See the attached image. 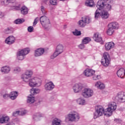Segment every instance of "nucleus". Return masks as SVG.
<instances>
[{"instance_id":"412c9836","label":"nucleus","mask_w":125,"mask_h":125,"mask_svg":"<svg viewBox=\"0 0 125 125\" xmlns=\"http://www.w3.org/2000/svg\"><path fill=\"white\" fill-rule=\"evenodd\" d=\"M117 75L118 77L121 79H124L125 76V70L124 68H120L117 71Z\"/></svg>"},{"instance_id":"4d7b16f0","label":"nucleus","mask_w":125,"mask_h":125,"mask_svg":"<svg viewBox=\"0 0 125 125\" xmlns=\"http://www.w3.org/2000/svg\"><path fill=\"white\" fill-rule=\"evenodd\" d=\"M101 18L103 20H105V19H108V16H101Z\"/></svg>"},{"instance_id":"dca6fc26","label":"nucleus","mask_w":125,"mask_h":125,"mask_svg":"<svg viewBox=\"0 0 125 125\" xmlns=\"http://www.w3.org/2000/svg\"><path fill=\"white\" fill-rule=\"evenodd\" d=\"M76 102L77 104L80 106H85L87 104L85 99L83 97L78 98L76 100Z\"/></svg>"},{"instance_id":"72a5a7b5","label":"nucleus","mask_w":125,"mask_h":125,"mask_svg":"<svg viewBox=\"0 0 125 125\" xmlns=\"http://www.w3.org/2000/svg\"><path fill=\"white\" fill-rule=\"evenodd\" d=\"M78 24L79 27H81V28H83L84 27H85V26H86V24L82 19L78 21Z\"/></svg>"},{"instance_id":"393cba45","label":"nucleus","mask_w":125,"mask_h":125,"mask_svg":"<svg viewBox=\"0 0 125 125\" xmlns=\"http://www.w3.org/2000/svg\"><path fill=\"white\" fill-rule=\"evenodd\" d=\"M108 26H109V27L112 28V29H114V30H118L119 29V28H120V25H119V23L117 22H112L111 23H110L108 24Z\"/></svg>"},{"instance_id":"6e6552de","label":"nucleus","mask_w":125,"mask_h":125,"mask_svg":"<svg viewBox=\"0 0 125 125\" xmlns=\"http://www.w3.org/2000/svg\"><path fill=\"white\" fill-rule=\"evenodd\" d=\"M95 110L96 112L94 116L95 119L98 118V117H101V116H103V115L105 116L106 111H105L104 107L100 105H97L95 107Z\"/></svg>"},{"instance_id":"864d4df0","label":"nucleus","mask_w":125,"mask_h":125,"mask_svg":"<svg viewBox=\"0 0 125 125\" xmlns=\"http://www.w3.org/2000/svg\"><path fill=\"white\" fill-rule=\"evenodd\" d=\"M6 125H15V123L14 122L11 121L10 122H8Z\"/></svg>"},{"instance_id":"cd10ccee","label":"nucleus","mask_w":125,"mask_h":125,"mask_svg":"<svg viewBox=\"0 0 125 125\" xmlns=\"http://www.w3.org/2000/svg\"><path fill=\"white\" fill-rule=\"evenodd\" d=\"M30 92L32 95H35V94H38L41 92V89L39 88H31Z\"/></svg>"},{"instance_id":"4c0bfd02","label":"nucleus","mask_w":125,"mask_h":125,"mask_svg":"<svg viewBox=\"0 0 125 125\" xmlns=\"http://www.w3.org/2000/svg\"><path fill=\"white\" fill-rule=\"evenodd\" d=\"M59 54H60V53L57 52V51L56 50L55 52L51 56V58L52 59H54V58L57 57V56H58Z\"/></svg>"},{"instance_id":"aec40b11","label":"nucleus","mask_w":125,"mask_h":125,"mask_svg":"<svg viewBox=\"0 0 125 125\" xmlns=\"http://www.w3.org/2000/svg\"><path fill=\"white\" fill-rule=\"evenodd\" d=\"M105 49L107 51L110 50V49H112V48H114L115 46V43L113 42H109L105 43Z\"/></svg>"},{"instance_id":"a211bd4d","label":"nucleus","mask_w":125,"mask_h":125,"mask_svg":"<svg viewBox=\"0 0 125 125\" xmlns=\"http://www.w3.org/2000/svg\"><path fill=\"white\" fill-rule=\"evenodd\" d=\"M83 74L85 77H92L94 75V70L90 68H87L84 71Z\"/></svg>"},{"instance_id":"09e8293b","label":"nucleus","mask_w":125,"mask_h":125,"mask_svg":"<svg viewBox=\"0 0 125 125\" xmlns=\"http://www.w3.org/2000/svg\"><path fill=\"white\" fill-rule=\"evenodd\" d=\"M8 97H10V94L5 93L3 95V98H4V99H7Z\"/></svg>"},{"instance_id":"79ce46f5","label":"nucleus","mask_w":125,"mask_h":125,"mask_svg":"<svg viewBox=\"0 0 125 125\" xmlns=\"http://www.w3.org/2000/svg\"><path fill=\"white\" fill-rule=\"evenodd\" d=\"M32 119L34 121H40L41 119H39L38 113H36L32 116Z\"/></svg>"},{"instance_id":"c03bdc74","label":"nucleus","mask_w":125,"mask_h":125,"mask_svg":"<svg viewBox=\"0 0 125 125\" xmlns=\"http://www.w3.org/2000/svg\"><path fill=\"white\" fill-rule=\"evenodd\" d=\"M50 3L52 5H57V0H50Z\"/></svg>"},{"instance_id":"37998d69","label":"nucleus","mask_w":125,"mask_h":125,"mask_svg":"<svg viewBox=\"0 0 125 125\" xmlns=\"http://www.w3.org/2000/svg\"><path fill=\"white\" fill-rule=\"evenodd\" d=\"M14 71L15 73H20L21 72V68L19 66H17L14 68Z\"/></svg>"},{"instance_id":"de8ad7c7","label":"nucleus","mask_w":125,"mask_h":125,"mask_svg":"<svg viewBox=\"0 0 125 125\" xmlns=\"http://www.w3.org/2000/svg\"><path fill=\"white\" fill-rule=\"evenodd\" d=\"M39 20H40V19L37 17L36 18L35 20H34V21L33 22V26H36V25H37V24H38V22H39Z\"/></svg>"},{"instance_id":"a19ab883","label":"nucleus","mask_w":125,"mask_h":125,"mask_svg":"<svg viewBox=\"0 0 125 125\" xmlns=\"http://www.w3.org/2000/svg\"><path fill=\"white\" fill-rule=\"evenodd\" d=\"M73 35L74 36H81L82 35V33H81V31L76 29L75 31H73Z\"/></svg>"},{"instance_id":"5fc2aeb1","label":"nucleus","mask_w":125,"mask_h":125,"mask_svg":"<svg viewBox=\"0 0 125 125\" xmlns=\"http://www.w3.org/2000/svg\"><path fill=\"white\" fill-rule=\"evenodd\" d=\"M9 4V3H16V0H8Z\"/></svg>"},{"instance_id":"3c124183","label":"nucleus","mask_w":125,"mask_h":125,"mask_svg":"<svg viewBox=\"0 0 125 125\" xmlns=\"http://www.w3.org/2000/svg\"><path fill=\"white\" fill-rule=\"evenodd\" d=\"M41 11L43 14H45V13H46L45 12V9H44V7H43V6H41Z\"/></svg>"},{"instance_id":"7ed1b4c3","label":"nucleus","mask_w":125,"mask_h":125,"mask_svg":"<svg viewBox=\"0 0 125 125\" xmlns=\"http://www.w3.org/2000/svg\"><path fill=\"white\" fill-rule=\"evenodd\" d=\"M81 119V115L76 111H72L65 116L64 122L65 123H77Z\"/></svg>"},{"instance_id":"49530a36","label":"nucleus","mask_w":125,"mask_h":125,"mask_svg":"<svg viewBox=\"0 0 125 125\" xmlns=\"http://www.w3.org/2000/svg\"><path fill=\"white\" fill-rule=\"evenodd\" d=\"M27 30L29 33H33L34 31V27L33 26H29L27 28Z\"/></svg>"},{"instance_id":"7c9ffc66","label":"nucleus","mask_w":125,"mask_h":125,"mask_svg":"<svg viewBox=\"0 0 125 125\" xmlns=\"http://www.w3.org/2000/svg\"><path fill=\"white\" fill-rule=\"evenodd\" d=\"M85 4L86 6L93 7V5H94V1H93V0H87L85 2Z\"/></svg>"},{"instance_id":"c85d7f7f","label":"nucleus","mask_w":125,"mask_h":125,"mask_svg":"<svg viewBox=\"0 0 125 125\" xmlns=\"http://www.w3.org/2000/svg\"><path fill=\"white\" fill-rule=\"evenodd\" d=\"M17 96H18V92L17 91L11 92L10 93V98L12 100H15L16 98H17Z\"/></svg>"},{"instance_id":"58836bf2","label":"nucleus","mask_w":125,"mask_h":125,"mask_svg":"<svg viewBox=\"0 0 125 125\" xmlns=\"http://www.w3.org/2000/svg\"><path fill=\"white\" fill-rule=\"evenodd\" d=\"M27 110L24 109H22L20 110V115L21 116H24V115H26L27 114Z\"/></svg>"},{"instance_id":"a878e982","label":"nucleus","mask_w":125,"mask_h":125,"mask_svg":"<svg viewBox=\"0 0 125 125\" xmlns=\"http://www.w3.org/2000/svg\"><path fill=\"white\" fill-rule=\"evenodd\" d=\"M56 50L57 52H59L60 54L64 51V46L62 44H58L57 46Z\"/></svg>"},{"instance_id":"9b49d317","label":"nucleus","mask_w":125,"mask_h":125,"mask_svg":"<svg viewBox=\"0 0 125 125\" xmlns=\"http://www.w3.org/2000/svg\"><path fill=\"white\" fill-rule=\"evenodd\" d=\"M55 87V85L52 81L46 83L44 85V88L46 91H51L54 89Z\"/></svg>"},{"instance_id":"c756f323","label":"nucleus","mask_w":125,"mask_h":125,"mask_svg":"<svg viewBox=\"0 0 125 125\" xmlns=\"http://www.w3.org/2000/svg\"><path fill=\"white\" fill-rule=\"evenodd\" d=\"M82 19L86 25L87 24H89V23L91 22V19L88 16H83L82 18Z\"/></svg>"},{"instance_id":"a18cd8bd","label":"nucleus","mask_w":125,"mask_h":125,"mask_svg":"<svg viewBox=\"0 0 125 125\" xmlns=\"http://www.w3.org/2000/svg\"><path fill=\"white\" fill-rule=\"evenodd\" d=\"M19 115H20V110L15 111V112H13L12 114V116L13 117H17L18 116H19Z\"/></svg>"},{"instance_id":"603ef678","label":"nucleus","mask_w":125,"mask_h":125,"mask_svg":"<svg viewBox=\"0 0 125 125\" xmlns=\"http://www.w3.org/2000/svg\"><path fill=\"white\" fill-rule=\"evenodd\" d=\"M79 47L80 49H83V48L85 47L84 44L83 43L80 44L79 45Z\"/></svg>"},{"instance_id":"8fccbe9b","label":"nucleus","mask_w":125,"mask_h":125,"mask_svg":"<svg viewBox=\"0 0 125 125\" xmlns=\"http://www.w3.org/2000/svg\"><path fill=\"white\" fill-rule=\"evenodd\" d=\"M37 115H38V118L39 120H41V118H43V117H44V114L43 113H37Z\"/></svg>"},{"instance_id":"20e7f679","label":"nucleus","mask_w":125,"mask_h":125,"mask_svg":"<svg viewBox=\"0 0 125 125\" xmlns=\"http://www.w3.org/2000/svg\"><path fill=\"white\" fill-rule=\"evenodd\" d=\"M30 49L29 48H25L18 51L17 54V59L18 60H24L26 58V55L30 53Z\"/></svg>"},{"instance_id":"f3484780","label":"nucleus","mask_w":125,"mask_h":125,"mask_svg":"<svg viewBox=\"0 0 125 125\" xmlns=\"http://www.w3.org/2000/svg\"><path fill=\"white\" fill-rule=\"evenodd\" d=\"M0 71L2 74H9L11 71V67L9 65H4L0 68Z\"/></svg>"},{"instance_id":"b1692460","label":"nucleus","mask_w":125,"mask_h":125,"mask_svg":"<svg viewBox=\"0 0 125 125\" xmlns=\"http://www.w3.org/2000/svg\"><path fill=\"white\" fill-rule=\"evenodd\" d=\"M62 123V120L59 118H54L52 121L51 125H61Z\"/></svg>"},{"instance_id":"c9c22d12","label":"nucleus","mask_w":125,"mask_h":125,"mask_svg":"<svg viewBox=\"0 0 125 125\" xmlns=\"http://www.w3.org/2000/svg\"><path fill=\"white\" fill-rule=\"evenodd\" d=\"M3 32L4 34H6L7 35L10 34L12 32V27H9L5 28Z\"/></svg>"},{"instance_id":"bf43d9fd","label":"nucleus","mask_w":125,"mask_h":125,"mask_svg":"<svg viewBox=\"0 0 125 125\" xmlns=\"http://www.w3.org/2000/svg\"><path fill=\"white\" fill-rule=\"evenodd\" d=\"M3 15V13L0 12V16Z\"/></svg>"},{"instance_id":"6ab92c4d","label":"nucleus","mask_w":125,"mask_h":125,"mask_svg":"<svg viewBox=\"0 0 125 125\" xmlns=\"http://www.w3.org/2000/svg\"><path fill=\"white\" fill-rule=\"evenodd\" d=\"M26 102L28 104H34L36 102V98L33 95H29L27 97Z\"/></svg>"},{"instance_id":"423d86ee","label":"nucleus","mask_w":125,"mask_h":125,"mask_svg":"<svg viewBox=\"0 0 125 125\" xmlns=\"http://www.w3.org/2000/svg\"><path fill=\"white\" fill-rule=\"evenodd\" d=\"M40 20L42 27L45 29H48L51 27L50 21L46 16H42L40 17Z\"/></svg>"},{"instance_id":"680f3d73","label":"nucleus","mask_w":125,"mask_h":125,"mask_svg":"<svg viewBox=\"0 0 125 125\" xmlns=\"http://www.w3.org/2000/svg\"><path fill=\"white\" fill-rule=\"evenodd\" d=\"M97 17H98L95 16V18H97Z\"/></svg>"},{"instance_id":"1a4fd4ad","label":"nucleus","mask_w":125,"mask_h":125,"mask_svg":"<svg viewBox=\"0 0 125 125\" xmlns=\"http://www.w3.org/2000/svg\"><path fill=\"white\" fill-rule=\"evenodd\" d=\"M101 63L104 67L109 66V64H110V55L108 53H104Z\"/></svg>"},{"instance_id":"f8f14e48","label":"nucleus","mask_w":125,"mask_h":125,"mask_svg":"<svg viewBox=\"0 0 125 125\" xmlns=\"http://www.w3.org/2000/svg\"><path fill=\"white\" fill-rule=\"evenodd\" d=\"M114 99L119 102H125V92H119L115 97Z\"/></svg>"},{"instance_id":"f257e3e1","label":"nucleus","mask_w":125,"mask_h":125,"mask_svg":"<svg viewBox=\"0 0 125 125\" xmlns=\"http://www.w3.org/2000/svg\"><path fill=\"white\" fill-rule=\"evenodd\" d=\"M32 69H26L24 73L21 75V79L23 83H28L30 87H40L42 84V80L39 75H34Z\"/></svg>"},{"instance_id":"e433bc0d","label":"nucleus","mask_w":125,"mask_h":125,"mask_svg":"<svg viewBox=\"0 0 125 125\" xmlns=\"http://www.w3.org/2000/svg\"><path fill=\"white\" fill-rule=\"evenodd\" d=\"M23 22H25V20L24 19H17L15 21L14 23L15 24H22V23H23Z\"/></svg>"},{"instance_id":"2eb2a0df","label":"nucleus","mask_w":125,"mask_h":125,"mask_svg":"<svg viewBox=\"0 0 125 125\" xmlns=\"http://www.w3.org/2000/svg\"><path fill=\"white\" fill-rule=\"evenodd\" d=\"M10 121L9 116L5 115H0V124H7Z\"/></svg>"},{"instance_id":"4be33fe9","label":"nucleus","mask_w":125,"mask_h":125,"mask_svg":"<svg viewBox=\"0 0 125 125\" xmlns=\"http://www.w3.org/2000/svg\"><path fill=\"white\" fill-rule=\"evenodd\" d=\"M95 85L98 89L101 90L104 89L105 87V84L100 81L96 82Z\"/></svg>"},{"instance_id":"f03ea898","label":"nucleus","mask_w":125,"mask_h":125,"mask_svg":"<svg viewBox=\"0 0 125 125\" xmlns=\"http://www.w3.org/2000/svg\"><path fill=\"white\" fill-rule=\"evenodd\" d=\"M113 2V0H99L97 2L98 9L96 11L95 16H109V13L106 11L102 9L105 8L106 10H110L112 9L111 4Z\"/></svg>"},{"instance_id":"052dcab7","label":"nucleus","mask_w":125,"mask_h":125,"mask_svg":"<svg viewBox=\"0 0 125 125\" xmlns=\"http://www.w3.org/2000/svg\"><path fill=\"white\" fill-rule=\"evenodd\" d=\"M60 1H64L65 0H60Z\"/></svg>"},{"instance_id":"ea45409f","label":"nucleus","mask_w":125,"mask_h":125,"mask_svg":"<svg viewBox=\"0 0 125 125\" xmlns=\"http://www.w3.org/2000/svg\"><path fill=\"white\" fill-rule=\"evenodd\" d=\"M11 9V10H20V6H12Z\"/></svg>"},{"instance_id":"2f4dec72","label":"nucleus","mask_w":125,"mask_h":125,"mask_svg":"<svg viewBox=\"0 0 125 125\" xmlns=\"http://www.w3.org/2000/svg\"><path fill=\"white\" fill-rule=\"evenodd\" d=\"M114 33H115V29L108 25V29L106 31L107 35L108 36H112Z\"/></svg>"},{"instance_id":"9d476101","label":"nucleus","mask_w":125,"mask_h":125,"mask_svg":"<svg viewBox=\"0 0 125 125\" xmlns=\"http://www.w3.org/2000/svg\"><path fill=\"white\" fill-rule=\"evenodd\" d=\"M83 89V85L81 83H76L72 86V90L74 93H80Z\"/></svg>"},{"instance_id":"6e6d98bb","label":"nucleus","mask_w":125,"mask_h":125,"mask_svg":"<svg viewBox=\"0 0 125 125\" xmlns=\"http://www.w3.org/2000/svg\"><path fill=\"white\" fill-rule=\"evenodd\" d=\"M95 77L96 78L97 80H100V79H101V76L100 75H95Z\"/></svg>"},{"instance_id":"473e14b6","label":"nucleus","mask_w":125,"mask_h":125,"mask_svg":"<svg viewBox=\"0 0 125 125\" xmlns=\"http://www.w3.org/2000/svg\"><path fill=\"white\" fill-rule=\"evenodd\" d=\"M91 41V39L89 37H85L82 40V43L84 44H87Z\"/></svg>"},{"instance_id":"bb28decb","label":"nucleus","mask_w":125,"mask_h":125,"mask_svg":"<svg viewBox=\"0 0 125 125\" xmlns=\"http://www.w3.org/2000/svg\"><path fill=\"white\" fill-rule=\"evenodd\" d=\"M28 12L29 10L28 9V8L26 7V6H23L21 8V14H23V15H26V14H28Z\"/></svg>"},{"instance_id":"0eeeda50","label":"nucleus","mask_w":125,"mask_h":125,"mask_svg":"<svg viewBox=\"0 0 125 125\" xmlns=\"http://www.w3.org/2000/svg\"><path fill=\"white\" fill-rule=\"evenodd\" d=\"M84 98H90L93 95V90L89 88H84L81 93Z\"/></svg>"},{"instance_id":"13d9d810","label":"nucleus","mask_w":125,"mask_h":125,"mask_svg":"<svg viewBox=\"0 0 125 125\" xmlns=\"http://www.w3.org/2000/svg\"><path fill=\"white\" fill-rule=\"evenodd\" d=\"M48 1V0H42L43 2L44 3H46V2Z\"/></svg>"},{"instance_id":"39448f33","label":"nucleus","mask_w":125,"mask_h":125,"mask_svg":"<svg viewBox=\"0 0 125 125\" xmlns=\"http://www.w3.org/2000/svg\"><path fill=\"white\" fill-rule=\"evenodd\" d=\"M117 109V104L114 102L109 103L108 104V107L106 108V112L105 113V117H111L113 115V112L116 111Z\"/></svg>"},{"instance_id":"f704fd0d","label":"nucleus","mask_w":125,"mask_h":125,"mask_svg":"<svg viewBox=\"0 0 125 125\" xmlns=\"http://www.w3.org/2000/svg\"><path fill=\"white\" fill-rule=\"evenodd\" d=\"M0 4L3 6H7L9 4L8 0H0Z\"/></svg>"},{"instance_id":"4468645a","label":"nucleus","mask_w":125,"mask_h":125,"mask_svg":"<svg viewBox=\"0 0 125 125\" xmlns=\"http://www.w3.org/2000/svg\"><path fill=\"white\" fill-rule=\"evenodd\" d=\"M44 48H39L34 50V56L35 57H41L44 54L45 52Z\"/></svg>"},{"instance_id":"ddd939ff","label":"nucleus","mask_w":125,"mask_h":125,"mask_svg":"<svg viewBox=\"0 0 125 125\" xmlns=\"http://www.w3.org/2000/svg\"><path fill=\"white\" fill-rule=\"evenodd\" d=\"M16 41V38L15 37L12 35H10L5 39L4 42L6 44H8V45H11V44H13V43H14Z\"/></svg>"},{"instance_id":"5701e85b","label":"nucleus","mask_w":125,"mask_h":125,"mask_svg":"<svg viewBox=\"0 0 125 125\" xmlns=\"http://www.w3.org/2000/svg\"><path fill=\"white\" fill-rule=\"evenodd\" d=\"M94 41L97 42H102V37H101V34L97 32L94 34Z\"/></svg>"}]
</instances>
